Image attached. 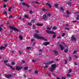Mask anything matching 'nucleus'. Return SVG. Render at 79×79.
Wrapping results in <instances>:
<instances>
[{"label":"nucleus","mask_w":79,"mask_h":79,"mask_svg":"<svg viewBox=\"0 0 79 79\" xmlns=\"http://www.w3.org/2000/svg\"><path fill=\"white\" fill-rule=\"evenodd\" d=\"M56 64H53L51 65V68H49V69L52 72H53V70H55V69H56Z\"/></svg>","instance_id":"f257e3e1"},{"label":"nucleus","mask_w":79,"mask_h":79,"mask_svg":"<svg viewBox=\"0 0 79 79\" xmlns=\"http://www.w3.org/2000/svg\"><path fill=\"white\" fill-rule=\"evenodd\" d=\"M34 36L35 38L36 39H39L40 40H41V39L43 38L42 36H39V35L38 34H35L34 35Z\"/></svg>","instance_id":"f03ea898"},{"label":"nucleus","mask_w":79,"mask_h":79,"mask_svg":"<svg viewBox=\"0 0 79 79\" xmlns=\"http://www.w3.org/2000/svg\"><path fill=\"white\" fill-rule=\"evenodd\" d=\"M9 28H10V29L14 30V31H16L17 32H19V30L18 29H17L15 27H12L11 26H10Z\"/></svg>","instance_id":"7ed1b4c3"},{"label":"nucleus","mask_w":79,"mask_h":79,"mask_svg":"<svg viewBox=\"0 0 79 79\" xmlns=\"http://www.w3.org/2000/svg\"><path fill=\"white\" fill-rule=\"evenodd\" d=\"M46 32L48 34H55V32L53 31H48V30L46 31Z\"/></svg>","instance_id":"20e7f679"},{"label":"nucleus","mask_w":79,"mask_h":79,"mask_svg":"<svg viewBox=\"0 0 79 79\" xmlns=\"http://www.w3.org/2000/svg\"><path fill=\"white\" fill-rule=\"evenodd\" d=\"M21 69H22V67H20L19 66H17L16 68L17 71H20Z\"/></svg>","instance_id":"39448f33"},{"label":"nucleus","mask_w":79,"mask_h":79,"mask_svg":"<svg viewBox=\"0 0 79 79\" xmlns=\"http://www.w3.org/2000/svg\"><path fill=\"white\" fill-rule=\"evenodd\" d=\"M71 39L72 40H73V41H74V42H76V38L74 37V36H72L71 38Z\"/></svg>","instance_id":"423d86ee"},{"label":"nucleus","mask_w":79,"mask_h":79,"mask_svg":"<svg viewBox=\"0 0 79 79\" xmlns=\"http://www.w3.org/2000/svg\"><path fill=\"white\" fill-rule=\"evenodd\" d=\"M5 65H6V66H8L9 67H10V69H13V70H15V68H13V67L11 66V65L8 64H5Z\"/></svg>","instance_id":"0eeeda50"},{"label":"nucleus","mask_w":79,"mask_h":79,"mask_svg":"<svg viewBox=\"0 0 79 79\" xmlns=\"http://www.w3.org/2000/svg\"><path fill=\"white\" fill-rule=\"evenodd\" d=\"M7 47V45L5 44V47H3L2 46H1L0 47V50H3V49H5L6 48V47Z\"/></svg>","instance_id":"6e6552de"},{"label":"nucleus","mask_w":79,"mask_h":79,"mask_svg":"<svg viewBox=\"0 0 79 79\" xmlns=\"http://www.w3.org/2000/svg\"><path fill=\"white\" fill-rule=\"evenodd\" d=\"M22 5H23L26 6L28 8H29V7H30V6L29 5L27 4L25 2H23Z\"/></svg>","instance_id":"1a4fd4ad"},{"label":"nucleus","mask_w":79,"mask_h":79,"mask_svg":"<svg viewBox=\"0 0 79 79\" xmlns=\"http://www.w3.org/2000/svg\"><path fill=\"white\" fill-rule=\"evenodd\" d=\"M47 15H46L44 14L43 15V19H44V20H45V21H47Z\"/></svg>","instance_id":"9d476101"},{"label":"nucleus","mask_w":79,"mask_h":79,"mask_svg":"<svg viewBox=\"0 0 79 79\" xmlns=\"http://www.w3.org/2000/svg\"><path fill=\"white\" fill-rule=\"evenodd\" d=\"M49 44H50V43H49V42H46L44 43L43 45H44L45 46H46L48 45H49Z\"/></svg>","instance_id":"9b49d317"},{"label":"nucleus","mask_w":79,"mask_h":79,"mask_svg":"<svg viewBox=\"0 0 79 79\" xmlns=\"http://www.w3.org/2000/svg\"><path fill=\"white\" fill-rule=\"evenodd\" d=\"M12 76V75H5L6 77H7V78H11Z\"/></svg>","instance_id":"f8f14e48"},{"label":"nucleus","mask_w":79,"mask_h":79,"mask_svg":"<svg viewBox=\"0 0 79 79\" xmlns=\"http://www.w3.org/2000/svg\"><path fill=\"white\" fill-rule=\"evenodd\" d=\"M53 52L54 53V54H55V55H56V56H57V55H58V52H57V51L55 50H53Z\"/></svg>","instance_id":"ddd939ff"},{"label":"nucleus","mask_w":79,"mask_h":79,"mask_svg":"<svg viewBox=\"0 0 79 79\" xmlns=\"http://www.w3.org/2000/svg\"><path fill=\"white\" fill-rule=\"evenodd\" d=\"M59 47H60L61 50H63V49H64V48L63 47V46H62L61 44H60Z\"/></svg>","instance_id":"4468645a"},{"label":"nucleus","mask_w":79,"mask_h":79,"mask_svg":"<svg viewBox=\"0 0 79 79\" xmlns=\"http://www.w3.org/2000/svg\"><path fill=\"white\" fill-rule=\"evenodd\" d=\"M46 4L47 5H48V6H49V8H52V5H50V4L49 3H46Z\"/></svg>","instance_id":"2eb2a0df"},{"label":"nucleus","mask_w":79,"mask_h":79,"mask_svg":"<svg viewBox=\"0 0 79 79\" xmlns=\"http://www.w3.org/2000/svg\"><path fill=\"white\" fill-rule=\"evenodd\" d=\"M32 3H37V4L38 5H40V3H39V2H35L34 1H33V2H32Z\"/></svg>","instance_id":"dca6fc26"},{"label":"nucleus","mask_w":79,"mask_h":79,"mask_svg":"<svg viewBox=\"0 0 79 79\" xmlns=\"http://www.w3.org/2000/svg\"><path fill=\"white\" fill-rule=\"evenodd\" d=\"M19 38L21 40H23V37L22 35H20L19 36Z\"/></svg>","instance_id":"f3484780"},{"label":"nucleus","mask_w":79,"mask_h":79,"mask_svg":"<svg viewBox=\"0 0 79 79\" xmlns=\"http://www.w3.org/2000/svg\"><path fill=\"white\" fill-rule=\"evenodd\" d=\"M36 25H37L38 26H43V24L37 23L36 24Z\"/></svg>","instance_id":"a211bd4d"},{"label":"nucleus","mask_w":79,"mask_h":79,"mask_svg":"<svg viewBox=\"0 0 79 79\" xmlns=\"http://www.w3.org/2000/svg\"><path fill=\"white\" fill-rule=\"evenodd\" d=\"M60 9L62 11H64V8H63V7H61L60 8Z\"/></svg>","instance_id":"6ab92c4d"},{"label":"nucleus","mask_w":79,"mask_h":79,"mask_svg":"<svg viewBox=\"0 0 79 79\" xmlns=\"http://www.w3.org/2000/svg\"><path fill=\"white\" fill-rule=\"evenodd\" d=\"M68 48H66L64 50V52H65V53H68Z\"/></svg>","instance_id":"aec40b11"},{"label":"nucleus","mask_w":79,"mask_h":79,"mask_svg":"<svg viewBox=\"0 0 79 79\" xmlns=\"http://www.w3.org/2000/svg\"><path fill=\"white\" fill-rule=\"evenodd\" d=\"M66 3H67V4H68V5H69V6H71V3L70 2H67Z\"/></svg>","instance_id":"412c9836"},{"label":"nucleus","mask_w":79,"mask_h":79,"mask_svg":"<svg viewBox=\"0 0 79 79\" xmlns=\"http://www.w3.org/2000/svg\"><path fill=\"white\" fill-rule=\"evenodd\" d=\"M28 24L29 25V26H32V23L31 22H29L28 23Z\"/></svg>","instance_id":"4be33fe9"},{"label":"nucleus","mask_w":79,"mask_h":79,"mask_svg":"<svg viewBox=\"0 0 79 79\" xmlns=\"http://www.w3.org/2000/svg\"><path fill=\"white\" fill-rule=\"evenodd\" d=\"M54 6L56 7V8H58V4H55L54 5Z\"/></svg>","instance_id":"5701e85b"},{"label":"nucleus","mask_w":79,"mask_h":79,"mask_svg":"<svg viewBox=\"0 0 79 79\" xmlns=\"http://www.w3.org/2000/svg\"><path fill=\"white\" fill-rule=\"evenodd\" d=\"M49 64H52V63H54V61L52 60L51 61H50L49 62Z\"/></svg>","instance_id":"b1692460"},{"label":"nucleus","mask_w":79,"mask_h":79,"mask_svg":"<svg viewBox=\"0 0 79 79\" xmlns=\"http://www.w3.org/2000/svg\"><path fill=\"white\" fill-rule=\"evenodd\" d=\"M41 10L43 11H47V9H46L42 8Z\"/></svg>","instance_id":"393cba45"},{"label":"nucleus","mask_w":79,"mask_h":79,"mask_svg":"<svg viewBox=\"0 0 79 79\" xmlns=\"http://www.w3.org/2000/svg\"><path fill=\"white\" fill-rule=\"evenodd\" d=\"M43 37V38L41 39L42 40H44L45 41H47V39H44V37Z\"/></svg>","instance_id":"a878e982"},{"label":"nucleus","mask_w":79,"mask_h":79,"mask_svg":"<svg viewBox=\"0 0 79 79\" xmlns=\"http://www.w3.org/2000/svg\"><path fill=\"white\" fill-rule=\"evenodd\" d=\"M11 8H12L11 7H9L8 9V11H11Z\"/></svg>","instance_id":"bb28decb"},{"label":"nucleus","mask_w":79,"mask_h":79,"mask_svg":"<svg viewBox=\"0 0 79 79\" xmlns=\"http://www.w3.org/2000/svg\"><path fill=\"white\" fill-rule=\"evenodd\" d=\"M74 57H75V59H78L79 58V57L76 56V55H74Z\"/></svg>","instance_id":"cd10ccee"},{"label":"nucleus","mask_w":79,"mask_h":79,"mask_svg":"<svg viewBox=\"0 0 79 79\" xmlns=\"http://www.w3.org/2000/svg\"><path fill=\"white\" fill-rule=\"evenodd\" d=\"M44 64H46V65H48V64H49V62H47V63H44Z\"/></svg>","instance_id":"c85d7f7f"},{"label":"nucleus","mask_w":79,"mask_h":79,"mask_svg":"<svg viewBox=\"0 0 79 79\" xmlns=\"http://www.w3.org/2000/svg\"><path fill=\"white\" fill-rule=\"evenodd\" d=\"M3 13H4L6 15V16H7L8 15V13H7V12H6V11H4L3 12Z\"/></svg>","instance_id":"c756f323"},{"label":"nucleus","mask_w":79,"mask_h":79,"mask_svg":"<svg viewBox=\"0 0 79 79\" xmlns=\"http://www.w3.org/2000/svg\"><path fill=\"white\" fill-rule=\"evenodd\" d=\"M8 61L7 60H6L4 61V63H8Z\"/></svg>","instance_id":"7c9ffc66"},{"label":"nucleus","mask_w":79,"mask_h":79,"mask_svg":"<svg viewBox=\"0 0 79 79\" xmlns=\"http://www.w3.org/2000/svg\"><path fill=\"white\" fill-rule=\"evenodd\" d=\"M31 48H30V47H28L26 48V49L27 50H29V49H31Z\"/></svg>","instance_id":"2f4dec72"},{"label":"nucleus","mask_w":79,"mask_h":79,"mask_svg":"<svg viewBox=\"0 0 79 79\" xmlns=\"http://www.w3.org/2000/svg\"><path fill=\"white\" fill-rule=\"evenodd\" d=\"M32 62H33V63H35V62H36V60H32Z\"/></svg>","instance_id":"473e14b6"},{"label":"nucleus","mask_w":79,"mask_h":79,"mask_svg":"<svg viewBox=\"0 0 79 79\" xmlns=\"http://www.w3.org/2000/svg\"><path fill=\"white\" fill-rule=\"evenodd\" d=\"M71 60H72V58H71V57H70L69 59V61L70 62L71 61Z\"/></svg>","instance_id":"72a5a7b5"},{"label":"nucleus","mask_w":79,"mask_h":79,"mask_svg":"<svg viewBox=\"0 0 79 79\" xmlns=\"http://www.w3.org/2000/svg\"><path fill=\"white\" fill-rule=\"evenodd\" d=\"M67 77H70V76H71V75H70L69 74H68L67 75Z\"/></svg>","instance_id":"f704fd0d"},{"label":"nucleus","mask_w":79,"mask_h":79,"mask_svg":"<svg viewBox=\"0 0 79 79\" xmlns=\"http://www.w3.org/2000/svg\"><path fill=\"white\" fill-rule=\"evenodd\" d=\"M65 35V33H63L62 35V37H64Z\"/></svg>","instance_id":"c9c22d12"},{"label":"nucleus","mask_w":79,"mask_h":79,"mask_svg":"<svg viewBox=\"0 0 79 79\" xmlns=\"http://www.w3.org/2000/svg\"><path fill=\"white\" fill-rule=\"evenodd\" d=\"M9 18L10 19V18H14V16H11V15H10L9 16Z\"/></svg>","instance_id":"e433bc0d"},{"label":"nucleus","mask_w":79,"mask_h":79,"mask_svg":"<svg viewBox=\"0 0 79 79\" xmlns=\"http://www.w3.org/2000/svg\"><path fill=\"white\" fill-rule=\"evenodd\" d=\"M28 69V67H24V70H26V69Z\"/></svg>","instance_id":"4c0bfd02"},{"label":"nucleus","mask_w":79,"mask_h":79,"mask_svg":"<svg viewBox=\"0 0 79 79\" xmlns=\"http://www.w3.org/2000/svg\"><path fill=\"white\" fill-rule=\"evenodd\" d=\"M67 15H70L71 14V13H70L69 12V11H68L67 12Z\"/></svg>","instance_id":"58836bf2"},{"label":"nucleus","mask_w":79,"mask_h":79,"mask_svg":"<svg viewBox=\"0 0 79 79\" xmlns=\"http://www.w3.org/2000/svg\"><path fill=\"white\" fill-rule=\"evenodd\" d=\"M11 64L12 65H15V63L14 62H12L11 63Z\"/></svg>","instance_id":"ea45409f"},{"label":"nucleus","mask_w":79,"mask_h":79,"mask_svg":"<svg viewBox=\"0 0 79 79\" xmlns=\"http://www.w3.org/2000/svg\"><path fill=\"white\" fill-rule=\"evenodd\" d=\"M24 16L26 18H28V16L27 15H24Z\"/></svg>","instance_id":"a19ab883"},{"label":"nucleus","mask_w":79,"mask_h":79,"mask_svg":"<svg viewBox=\"0 0 79 79\" xmlns=\"http://www.w3.org/2000/svg\"><path fill=\"white\" fill-rule=\"evenodd\" d=\"M35 32L38 34V33H39V31H38V30H36L35 31Z\"/></svg>","instance_id":"79ce46f5"},{"label":"nucleus","mask_w":79,"mask_h":79,"mask_svg":"<svg viewBox=\"0 0 79 79\" xmlns=\"http://www.w3.org/2000/svg\"><path fill=\"white\" fill-rule=\"evenodd\" d=\"M38 72H38V71L35 70V74H37Z\"/></svg>","instance_id":"37998d69"},{"label":"nucleus","mask_w":79,"mask_h":79,"mask_svg":"<svg viewBox=\"0 0 79 79\" xmlns=\"http://www.w3.org/2000/svg\"><path fill=\"white\" fill-rule=\"evenodd\" d=\"M52 29H54V30H56V27H52Z\"/></svg>","instance_id":"c03bdc74"},{"label":"nucleus","mask_w":79,"mask_h":79,"mask_svg":"<svg viewBox=\"0 0 79 79\" xmlns=\"http://www.w3.org/2000/svg\"><path fill=\"white\" fill-rule=\"evenodd\" d=\"M64 60L65 61V64H67V60H66V59H64Z\"/></svg>","instance_id":"a18cd8bd"},{"label":"nucleus","mask_w":79,"mask_h":79,"mask_svg":"<svg viewBox=\"0 0 79 79\" xmlns=\"http://www.w3.org/2000/svg\"><path fill=\"white\" fill-rule=\"evenodd\" d=\"M7 6L6 5V4H4L3 5V8H6V7H7Z\"/></svg>","instance_id":"49530a36"},{"label":"nucleus","mask_w":79,"mask_h":79,"mask_svg":"<svg viewBox=\"0 0 79 79\" xmlns=\"http://www.w3.org/2000/svg\"><path fill=\"white\" fill-rule=\"evenodd\" d=\"M77 52V51H74V52L73 53V54H74L75 53H76Z\"/></svg>","instance_id":"de8ad7c7"},{"label":"nucleus","mask_w":79,"mask_h":79,"mask_svg":"<svg viewBox=\"0 0 79 79\" xmlns=\"http://www.w3.org/2000/svg\"><path fill=\"white\" fill-rule=\"evenodd\" d=\"M52 75L54 76H55V77H56V75L54 73H52Z\"/></svg>","instance_id":"09e8293b"},{"label":"nucleus","mask_w":79,"mask_h":79,"mask_svg":"<svg viewBox=\"0 0 79 79\" xmlns=\"http://www.w3.org/2000/svg\"><path fill=\"white\" fill-rule=\"evenodd\" d=\"M48 29L49 31H50V30H51L52 29H51V28L49 27H48L47 28Z\"/></svg>","instance_id":"8fccbe9b"},{"label":"nucleus","mask_w":79,"mask_h":79,"mask_svg":"<svg viewBox=\"0 0 79 79\" xmlns=\"http://www.w3.org/2000/svg\"><path fill=\"white\" fill-rule=\"evenodd\" d=\"M30 13H31V14H32V13H33V12L32 11V10H30Z\"/></svg>","instance_id":"3c124183"},{"label":"nucleus","mask_w":79,"mask_h":79,"mask_svg":"<svg viewBox=\"0 0 79 79\" xmlns=\"http://www.w3.org/2000/svg\"><path fill=\"white\" fill-rule=\"evenodd\" d=\"M71 72H72V70L70 69L69 71V73H71Z\"/></svg>","instance_id":"603ef678"},{"label":"nucleus","mask_w":79,"mask_h":79,"mask_svg":"<svg viewBox=\"0 0 79 79\" xmlns=\"http://www.w3.org/2000/svg\"><path fill=\"white\" fill-rule=\"evenodd\" d=\"M53 38H55V37H56V35H53Z\"/></svg>","instance_id":"864d4df0"},{"label":"nucleus","mask_w":79,"mask_h":79,"mask_svg":"<svg viewBox=\"0 0 79 79\" xmlns=\"http://www.w3.org/2000/svg\"><path fill=\"white\" fill-rule=\"evenodd\" d=\"M3 25L2 24L1 25V26H0V27H1V28H2V27H3Z\"/></svg>","instance_id":"5fc2aeb1"},{"label":"nucleus","mask_w":79,"mask_h":79,"mask_svg":"<svg viewBox=\"0 0 79 79\" xmlns=\"http://www.w3.org/2000/svg\"><path fill=\"white\" fill-rule=\"evenodd\" d=\"M48 16H51V14H48Z\"/></svg>","instance_id":"6e6d98bb"},{"label":"nucleus","mask_w":79,"mask_h":79,"mask_svg":"<svg viewBox=\"0 0 79 79\" xmlns=\"http://www.w3.org/2000/svg\"><path fill=\"white\" fill-rule=\"evenodd\" d=\"M3 29L2 28L0 27V31H2Z\"/></svg>","instance_id":"4d7b16f0"},{"label":"nucleus","mask_w":79,"mask_h":79,"mask_svg":"<svg viewBox=\"0 0 79 79\" xmlns=\"http://www.w3.org/2000/svg\"><path fill=\"white\" fill-rule=\"evenodd\" d=\"M74 64H75V65H76V66H77V63H76V62L74 63Z\"/></svg>","instance_id":"13d9d810"},{"label":"nucleus","mask_w":79,"mask_h":79,"mask_svg":"<svg viewBox=\"0 0 79 79\" xmlns=\"http://www.w3.org/2000/svg\"><path fill=\"white\" fill-rule=\"evenodd\" d=\"M62 79H66V78L64 77H62Z\"/></svg>","instance_id":"bf43d9fd"},{"label":"nucleus","mask_w":79,"mask_h":79,"mask_svg":"<svg viewBox=\"0 0 79 79\" xmlns=\"http://www.w3.org/2000/svg\"><path fill=\"white\" fill-rule=\"evenodd\" d=\"M39 52H42V50L41 49H40L39 50Z\"/></svg>","instance_id":"052dcab7"},{"label":"nucleus","mask_w":79,"mask_h":79,"mask_svg":"<svg viewBox=\"0 0 79 79\" xmlns=\"http://www.w3.org/2000/svg\"><path fill=\"white\" fill-rule=\"evenodd\" d=\"M77 20H79V18L78 17H77Z\"/></svg>","instance_id":"680f3d73"},{"label":"nucleus","mask_w":79,"mask_h":79,"mask_svg":"<svg viewBox=\"0 0 79 79\" xmlns=\"http://www.w3.org/2000/svg\"><path fill=\"white\" fill-rule=\"evenodd\" d=\"M61 37H57V39H61Z\"/></svg>","instance_id":"e2e57ef3"},{"label":"nucleus","mask_w":79,"mask_h":79,"mask_svg":"<svg viewBox=\"0 0 79 79\" xmlns=\"http://www.w3.org/2000/svg\"><path fill=\"white\" fill-rule=\"evenodd\" d=\"M31 22H32V23H34V20H32L31 21Z\"/></svg>","instance_id":"0e129e2a"},{"label":"nucleus","mask_w":79,"mask_h":79,"mask_svg":"<svg viewBox=\"0 0 79 79\" xmlns=\"http://www.w3.org/2000/svg\"><path fill=\"white\" fill-rule=\"evenodd\" d=\"M22 63H25V61H24V60H22Z\"/></svg>","instance_id":"69168bd1"},{"label":"nucleus","mask_w":79,"mask_h":79,"mask_svg":"<svg viewBox=\"0 0 79 79\" xmlns=\"http://www.w3.org/2000/svg\"><path fill=\"white\" fill-rule=\"evenodd\" d=\"M34 39H31V42H33V41H34Z\"/></svg>","instance_id":"338daca9"},{"label":"nucleus","mask_w":79,"mask_h":79,"mask_svg":"<svg viewBox=\"0 0 79 79\" xmlns=\"http://www.w3.org/2000/svg\"><path fill=\"white\" fill-rule=\"evenodd\" d=\"M56 79H61V78H59V77H56Z\"/></svg>","instance_id":"774afa93"}]
</instances>
